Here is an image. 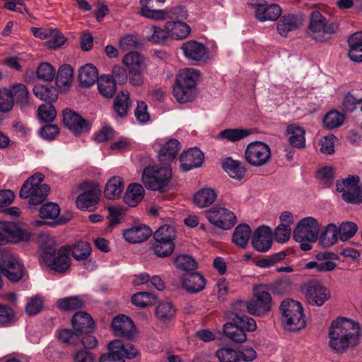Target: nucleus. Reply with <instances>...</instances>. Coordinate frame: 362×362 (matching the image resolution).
I'll list each match as a JSON object with an SVG mask.
<instances>
[{
  "instance_id": "f257e3e1",
  "label": "nucleus",
  "mask_w": 362,
  "mask_h": 362,
  "mask_svg": "<svg viewBox=\"0 0 362 362\" xmlns=\"http://www.w3.org/2000/svg\"><path fill=\"white\" fill-rule=\"evenodd\" d=\"M359 336L358 323L346 317H338L329 326L328 344L335 353L343 354L358 344Z\"/></svg>"
},
{
  "instance_id": "f03ea898",
  "label": "nucleus",
  "mask_w": 362,
  "mask_h": 362,
  "mask_svg": "<svg viewBox=\"0 0 362 362\" xmlns=\"http://www.w3.org/2000/svg\"><path fill=\"white\" fill-rule=\"evenodd\" d=\"M202 74L194 68L181 69L173 86V97L180 103H186L193 100L197 93V85Z\"/></svg>"
},
{
  "instance_id": "7ed1b4c3",
  "label": "nucleus",
  "mask_w": 362,
  "mask_h": 362,
  "mask_svg": "<svg viewBox=\"0 0 362 362\" xmlns=\"http://www.w3.org/2000/svg\"><path fill=\"white\" fill-rule=\"evenodd\" d=\"M172 178V168L168 163L150 165L143 170L141 180L150 190L164 192L168 190Z\"/></svg>"
},
{
  "instance_id": "20e7f679",
  "label": "nucleus",
  "mask_w": 362,
  "mask_h": 362,
  "mask_svg": "<svg viewBox=\"0 0 362 362\" xmlns=\"http://www.w3.org/2000/svg\"><path fill=\"white\" fill-rule=\"evenodd\" d=\"M337 29V24L327 18L320 11L315 10L310 13L308 35L312 40L317 42H326L332 37Z\"/></svg>"
},
{
  "instance_id": "39448f33",
  "label": "nucleus",
  "mask_w": 362,
  "mask_h": 362,
  "mask_svg": "<svg viewBox=\"0 0 362 362\" xmlns=\"http://www.w3.org/2000/svg\"><path fill=\"white\" fill-rule=\"evenodd\" d=\"M231 322L223 325L225 335L236 343H243L247 340L245 331L254 332L257 329L256 321L251 317L235 313L234 317H228Z\"/></svg>"
},
{
  "instance_id": "423d86ee",
  "label": "nucleus",
  "mask_w": 362,
  "mask_h": 362,
  "mask_svg": "<svg viewBox=\"0 0 362 362\" xmlns=\"http://www.w3.org/2000/svg\"><path fill=\"white\" fill-rule=\"evenodd\" d=\"M320 224L316 218L308 216L301 219L293 230V238L300 243V248L303 251L312 249L319 235Z\"/></svg>"
},
{
  "instance_id": "0eeeda50",
  "label": "nucleus",
  "mask_w": 362,
  "mask_h": 362,
  "mask_svg": "<svg viewBox=\"0 0 362 362\" xmlns=\"http://www.w3.org/2000/svg\"><path fill=\"white\" fill-rule=\"evenodd\" d=\"M280 310L282 315V323L286 329L295 332L305 327L303 308L299 302L285 299L281 304Z\"/></svg>"
},
{
  "instance_id": "6e6552de",
  "label": "nucleus",
  "mask_w": 362,
  "mask_h": 362,
  "mask_svg": "<svg viewBox=\"0 0 362 362\" xmlns=\"http://www.w3.org/2000/svg\"><path fill=\"white\" fill-rule=\"evenodd\" d=\"M44 175L37 173L30 177L23 185L20 197L23 199H30V204L37 205L42 202L48 195L49 187L46 184H42Z\"/></svg>"
},
{
  "instance_id": "1a4fd4ad",
  "label": "nucleus",
  "mask_w": 362,
  "mask_h": 362,
  "mask_svg": "<svg viewBox=\"0 0 362 362\" xmlns=\"http://www.w3.org/2000/svg\"><path fill=\"white\" fill-rule=\"evenodd\" d=\"M69 255V247H63L56 252L54 249L49 246L43 249L40 260L50 269L58 272H64L70 266Z\"/></svg>"
},
{
  "instance_id": "9d476101",
  "label": "nucleus",
  "mask_w": 362,
  "mask_h": 362,
  "mask_svg": "<svg viewBox=\"0 0 362 362\" xmlns=\"http://www.w3.org/2000/svg\"><path fill=\"white\" fill-rule=\"evenodd\" d=\"M248 301V313L252 315L262 317L272 308V296L264 285L255 287L253 298Z\"/></svg>"
},
{
  "instance_id": "9b49d317",
  "label": "nucleus",
  "mask_w": 362,
  "mask_h": 362,
  "mask_svg": "<svg viewBox=\"0 0 362 362\" xmlns=\"http://www.w3.org/2000/svg\"><path fill=\"white\" fill-rule=\"evenodd\" d=\"M0 270L9 281L17 282L23 278L24 267L18 257L8 252L0 251Z\"/></svg>"
},
{
  "instance_id": "f8f14e48",
  "label": "nucleus",
  "mask_w": 362,
  "mask_h": 362,
  "mask_svg": "<svg viewBox=\"0 0 362 362\" xmlns=\"http://www.w3.org/2000/svg\"><path fill=\"white\" fill-rule=\"evenodd\" d=\"M245 158L252 166H263L268 163L271 158L270 147L262 141L250 142L245 148Z\"/></svg>"
},
{
  "instance_id": "ddd939ff",
  "label": "nucleus",
  "mask_w": 362,
  "mask_h": 362,
  "mask_svg": "<svg viewBox=\"0 0 362 362\" xmlns=\"http://www.w3.org/2000/svg\"><path fill=\"white\" fill-rule=\"evenodd\" d=\"M301 291L309 304L322 306L331 298L329 290L317 281H311L305 284Z\"/></svg>"
},
{
  "instance_id": "4468645a",
  "label": "nucleus",
  "mask_w": 362,
  "mask_h": 362,
  "mask_svg": "<svg viewBox=\"0 0 362 362\" xmlns=\"http://www.w3.org/2000/svg\"><path fill=\"white\" fill-rule=\"evenodd\" d=\"M206 218L214 226L229 230L236 223L235 214L226 207L215 206L206 212Z\"/></svg>"
},
{
  "instance_id": "2eb2a0df",
  "label": "nucleus",
  "mask_w": 362,
  "mask_h": 362,
  "mask_svg": "<svg viewBox=\"0 0 362 362\" xmlns=\"http://www.w3.org/2000/svg\"><path fill=\"white\" fill-rule=\"evenodd\" d=\"M0 229L3 232L5 244L28 242L31 238V233L18 223L1 221Z\"/></svg>"
},
{
  "instance_id": "dca6fc26",
  "label": "nucleus",
  "mask_w": 362,
  "mask_h": 362,
  "mask_svg": "<svg viewBox=\"0 0 362 362\" xmlns=\"http://www.w3.org/2000/svg\"><path fill=\"white\" fill-rule=\"evenodd\" d=\"M181 49L185 57L189 61L206 63L210 58L209 49L203 43L195 40L184 42Z\"/></svg>"
},
{
  "instance_id": "f3484780",
  "label": "nucleus",
  "mask_w": 362,
  "mask_h": 362,
  "mask_svg": "<svg viewBox=\"0 0 362 362\" xmlns=\"http://www.w3.org/2000/svg\"><path fill=\"white\" fill-rule=\"evenodd\" d=\"M153 148L158 153L160 162L170 165L180 149V143L175 139H170L165 142L158 139L153 144Z\"/></svg>"
},
{
  "instance_id": "a211bd4d",
  "label": "nucleus",
  "mask_w": 362,
  "mask_h": 362,
  "mask_svg": "<svg viewBox=\"0 0 362 362\" xmlns=\"http://www.w3.org/2000/svg\"><path fill=\"white\" fill-rule=\"evenodd\" d=\"M111 328L116 336L133 339L137 334L136 327L132 320L127 315L120 314L112 321Z\"/></svg>"
},
{
  "instance_id": "6ab92c4d",
  "label": "nucleus",
  "mask_w": 362,
  "mask_h": 362,
  "mask_svg": "<svg viewBox=\"0 0 362 362\" xmlns=\"http://www.w3.org/2000/svg\"><path fill=\"white\" fill-rule=\"evenodd\" d=\"M40 216L47 220L49 225H62L67 223L71 218V214L60 215V208L54 203L49 202L42 205L39 211Z\"/></svg>"
},
{
  "instance_id": "aec40b11",
  "label": "nucleus",
  "mask_w": 362,
  "mask_h": 362,
  "mask_svg": "<svg viewBox=\"0 0 362 362\" xmlns=\"http://www.w3.org/2000/svg\"><path fill=\"white\" fill-rule=\"evenodd\" d=\"M252 244L254 248L260 252L268 251L272 244V232L269 227L262 226L253 234Z\"/></svg>"
},
{
  "instance_id": "412c9836",
  "label": "nucleus",
  "mask_w": 362,
  "mask_h": 362,
  "mask_svg": "<svg viewBox=\"0 0 362 362\" xmlns=\"http://www.w3.org/2000/svg\"><path fill=\"white\" fill-rule=\"evenodd\" d=\"M337 258V255L332 252L319 253L316 255L315 261L306 263L305 268L308 269H315L317 272H330L336 267L334 261Z\"/></svg>"
},
{
  "instance_id": "4be33fe9",
  "label": "nucleus",
  "mask_w": 362,
  "mask_h": 362,
  "mask_svg": "<svg viewBox=\"0 0 362 362\" xmlns=\"http://www.w3.org/2000/svg\"><path fill=\"white\" fill-rule=\"evenodd\" d=\"M63 122L64 125L74 134H81L90 129L87 122L71 110L64 111Z\"/></svg>"
},
{
  "instance_id": "5701e85b",
  "label": "nucleus",
  "mask_w": 362,
  "mask_h": 362,
  "mask_svg": "<svg viewBox=\"0 0 362 362\" xmlns=\"http://www.w3.org/2000/svg\"><path fill=\"white\" fill-rule=\"evenodd\" d=\"M204 153L197 148H192L184 152L180 157L182 169L189 171L193 168H199L204 161Z\"/></svg>"
},
{
  "instance_id": "b1692460",
  "label": "nucleus",
  "mask_w": 362,
  "mask_h": 362,
  "mask_svg": "<svg viewBox=\"0 0 362 362\" xmlns=\"http://www.w3.org/2000/svg\"><path fill=\"white\" fill-rule=\"evenodd\" d=\"M165 24L168 39L182 40L190 34V26L183 21H170Z\"/></svg>"
},
{
  "instance_id": "393cba45",
  "label": "nucleus",
  "mask_w": 362,
  "mask_h": 362,
  "mask_svg": "<svg viewBox=\"0 0 362 362\" xmlns=\"http://www.w3.org/2000/svg\"><path fill=\"white\" fill-rule=\"evenodd\" d=\"M8 90L13 103L16 102L21 110H25L31 107L32 104L30 101L29 92L24 84L16 83Z\"/></svg>"
},
{
  "instance_id": "a878e982",
  "label": "nucleus",
  "mask_w": 362,
  "mask_h": 362,
  "mask_svg": "<svg viewBox=\"0 0 362 362\" xmlns=\"http://www.w3.org/2000/svg\"><path fill=\"white\" fill-rule=\"evenodd\" d=\"M281 9L276 4H269L266 2L258 4L255 8V16L259 21H274L281 15Z\"/></svg>"
},
{
  "instance_id": "bb28decb",
  "label": "nucleus",
  "mask_w": 362,
  "mask_h": 362,
  "mask_svg": "<svg viewBox=\"0 0 362 362\" xmlns=\"http://www.w3.org/2000/svg\"><path fill=\"white\" fill-rule=\"evenodd\" d=\"M152 234L151 228L145 225L132 227L124 231L123 237L129 243H137L145 241Z\"/></svg>"
},
{
  "instance_id": "cd10ccee",
  "label": "nucleus",
  "mask_w": 362,
  "mask_h": 362,
  "mask_svg": "<svg viewBox=\"0 0 362 362\" xmlns=\"http://www.w3.org/2000/svg\"><path fill=\"white\" fill-rule=\"evenodd\" d=\"M181 284L188 293H195L205 288L206 280L200 274L192 273L182 277Z\"/></svg>"
},
{
  "instance_id": "c85d7f7f",
  "label": "nucleus",
  "mask_w": 362,
  "mask_h": 362,
  "mask_svg": "<svg viewBox=\"0 0 362 362\" xmlns=\"http://www.w3.org/2000/svg\"><path fill=\"white\" fill-rule=\"evenodd\" d=\"M71 324L74 330L81 334L89 332L94 327L91 316L85 312L76 313L72 317Z\"/></svg>"
},
{
  "instance_id": "c756f323",
  "label": "nucleus",
  "mask_w": 362,
  "mask_h": 362,
  "mask_svg": "<svg viewBox=\"0 0 362 362\" xmlns=\"http://www.w3.org/2000/svg\"><path fill=\"white\" fill-rule=\"evenodd\" d=\"M145 190L139 183L128 185L124 196V202L129 206H136L144 198Z\"/></svg>"
},
{
  "instance_id": "7c9ffc66",
  "label": "nucleus",
  "mask_w": 362,
  "mask_h": 362,
  "mask_svg": "<svg viewBox=\"0 0 362 362\" xmlns=\"http://www.w3.org/2000/svg\"><path fill=\"white\" fill-rule=\"evenodd\" d=\"M222 168L233 179L241 180L245 175L246 170L244 165L231 158H226L222 161Z\"/></svg>"
},
{
  "instance_id": "2f4dec72",
  "label": "nucleus",
  "mask_w": 362,
  "mask_h": 362,
  "mask_svg": "<svg viewBox=\"0 0 362 362\" xmlns=\"http://www.w3.org/2000/svg\"><path fill=\"white\" fill-rule=\"evenodd\" d=\"M349 57L354 62H362V32L351 35L348 40Z\"/></svg>"
},
{
  "instance_id": "473e14b6",
  "label": "nucleus",
  "mask_w": 362,
  "mask_h": 362,
  "mask_svg": "<svg viewBox=\"0 0 362 362\" xmlns=\"http://www.w3.org/2000/svg\"><path fill=\"white\" fill-rule=\"evenodd\" d=\"M302 19L293 14L282 16L277 24V30L281 36H286L289 32L300 26Z\"/></svg>"
},
{
  "instance_id": "72a5a7b5",
  "label": "nucleus",
  "mask_w": 362,
  "mask_h": 362,
  "mask_svg": "<svg viewBox=\"0 0 362 362\" xmlns=\"http://www.w3.org/2000/svg\"><path fill=\"white\" fill-rule=\"evenodd\" d=\"M124 189V180L119 176L112 177L106 183L104 195L107 199L119 198Z\"/></svg>"
},
{
  "instance_id": "f704fd0d",
  "label": "nucleus",
  "mask_w": 362,
  "mask_h": 362,
  "mask_svg": "<svg viewBox=\"0 0 362 362\" xmlns=\"http://www.w3.org/2000/svg\"><path fill=\"white\" fill-rule=\"evenodd\" d=\"M153 0H139L141 9L139 14L146 18L154 21H164L167 19L168 13L165 10L151 9L150 4Z\"/></svg>"
},
{
  "instance_id": "c9c22d12",
  "label": "nucleus",
  "mask_w": 362,
  "mask_h": 362,
  "mask_svg": "<svg viewBox=\"0 0 362 362\" xmlns=\"http://www.w3.org/2000/svg\"><path fill=\"white\" fill-rule=\"evenodd\" d=\"M78 78L83 87L92 86L99 80L96 67L90 64L83 66L78 71Z\"/></svg>"
},
{
  "instance_id": "e433bc0d",
  "label": "nucleus",
  "mask_w": 362,
  "mask_h": 362,
  "mask_svg": "<svg viewBox=\"0 0 362 362\" xmlns=\"http://www.w3.org/2000/svg\"><path fill=\"white\" fill-rule=\"evenodd\" d=\"M122 62L129 71H144L146 69L144 58L137 52L127 53L124 57Z\"/></svg>"
},
{
  "instance_id": "4c0bfd02",
  "label": "nucleus",
  "mask_w": 362,
  "mask_h": 362,
  "mask_svg": "<svg viewBox=\"0 0 362 362\" xmlns=\"http://www.w3.org/2000/svg\"><path fill=\"white\" fill-rule=\"evenodd\" d=\"M99 193L95 189H90L78 196L76 204L78 209L90 210L98 203Z\"/></svg>"
},
{
  "instance_id": "58836bf2",
  "label": "nucleus",
  "mask_w": 362,
  "mask_h": 362,
  "mask_svg": "<svg viewBox=\"0 0 362 362\" xmlns=\"http://www.w3.org/2000/svg\"><path fill=\"white\" fill-rule=\"evenodd\" d=\"M289 144L296 148H301L305 146V131L296 124H291L287 128Z\"/></svg>"
},
{
  "instance_id": "ea45409f",
  "label": "nucleus",
  "mask_w": 362,
  "mask_h": 362,
  "mask_svg": "<svg viewBox=\"0 0 362 362\" xmlns=\"http://www.w3.org/2000/svg\"><path fill=\"white\" fill-rule=\"evenodd\" d=\"M216 193L211 188H202L196 192L193 197L194 203L199 208L211 205L216 199Z\"/></svg>"
},
{
  "instance_id": "a19ab883",
  "label": "nucleus",
  "mask_w": 362,
  "mask_h": 362,
  "mask_svg": "<svg viewBox=\"0 0 362 362\" xmlns=\"http://www.w3.org/2000/svg\"><path fill=\"white\" fill-rule=\"evenodd\" d=\"M251 229L247 224H240L234 230L232 241L240 248H245L251 237Z\"/></svg>"
},
{
  "instance_id": "79ce46f5",
  "label": "nucleus",
  "mask_w": 362,
  "mask_h": 362,
  "mask_svg": "<svg viewBox=\"0 0 362 362\" xmlns=\"http://www.w3.org/2000/svg\"><path fill=\"white\" fill-rule=\"evenodd\" d=\"M338 229L335 224L329 223L319 236V243L325 248L334 245L338 239Z\"/></svg>"
},
{
  "instance_id": "37998d69",
  "label": "nucleus",
  "mask_w": 362,
  "mask_h": 362,
  "mask_svg": "<svg viewBox=\"0 0 362 362\" xmlns=\"http://www.w3.org/2000/svg\"><path fill=\"white\" fill-rule=\"evenodd\" d=\"M250 134L251 131L247 129H226L221 131L217 137L230 142H236L243 139Z\"/></svg>"
},
{
  "instance_id": "c03bdc74",
  "label": "nucleus",
  "mask_w": 362,
  "mask_h": 362,
  "mask_svg": "<svg viewBox=\"0 0 362 362\" xmlns=\"http://www.w3.org/2000/svg\"><path fill=\"white\" fill-rule=\"evenodd\" d=\"M100 93L105 98H112L116 91V84L110 75H103L98 81Z\"/></svg>"
},
{
  "instance_id": "a18cd8bd",
  "label": "nucleus",
  "mask_w": 362,
  "mask_h": 362,
  "mask_svg": "<svg viewBox=\"0 0 362 362\" xmlns=\"http://www.w3.org/2000/svg\"><path fill=\"white\" fill-rule=\"evenodd\" d=\"M168 39L165 25L163 28L156 25H152L148 28L146 40L148 42L153 44H162Z\"/></svg>"
},
{
  "instance_id": "49530a36",
  "label": "nucleus",
  "mask_w": 362,
  "mask_h": 362,
  "mask_svg": "<svg viewBox=\"0 0 362 362\" xmlns=\"http://www.w3.org/2000/svg\"><path fill=\"white\" fill-rule=\"evenodd\" d=\"M155 315L158 319L166 322L175 315V309L170 302H162L156 308Z\"/></svg>"
},
{
  "instance_id": "de8ad7c7",
  "label": "nucleus",
  "mask_w": 362,
  "mask_h": 362,
  "mask_svg": "<svg viewBox=\"0 0 362 362\" xmlns=\"http://www.w3.org/2000/svg\"><path fill=\"white\" fill-rule=\"evenodd\" d=\"M76 260L87 259L91 253V246L86 241H79L70 247V253Z\"/></svg>"
},
{
  "instance_id": "09e8293b",
  "label": "nucleus",
  "mask_w": 362,
  "mask_h": 362,
  "mask_svg": "<svg viewBox=\"0 0 362 362\" xmlns=\"http://www.w3.org/2000/svg\"><path fill=\"white\" fill-rule=\"evenodd\" d=\"M345 120L344 115L336 110L327 112L323 119L324 126L329 129L337 128L343 124Z\"/></svg>"
},
{
  "instance_id": "8fccbe9b",
  "label": "nucleus",
  "mask_w": 362,
  "mask_h": 362,
  "mask_svg": "<svg viewBox=\"0 0 362 362\" xmlns=\"http://www.w3.org/2000/svg\"><path fill=\"white\" fill-rule=\"evenodd\" d=\"M175 228L168 224L160 226L153 235L155 241H165L174 243L175 238Z\"/></svg>"
},
{
  "instance_id": "3c124183",
  "label": "nucleus",
  "mask_w": 362,
  "mask_h": 362,
  "mask_svg": "<svg viewBox=\"0 0 362 362\" xmlns=\"http://www.w3.org/2000/svg\"><path fill=\"white\" fill-rule=\"evenodd\" d=\"M57 307L64 311L74 310L81 308L83 305V301L78 296H74L65 297L57 300Z\"/></svg>"
},
{
  "instance_id": "603ef678",
  "label": "nucleus",
  "mask_w": 362,
  "mask_h": 362,
  "mask_svg": "<svg viewBox=\"0 0 362 362\" xmlns=\"http://www.w3.org/2000/svg\"><path fill=\"white\" fill-rule=\"evenodd\" d=\"M81 334L77 331L70 329H59L57 332V338L62 343L68 345L76 346L80 342Z\"/></svg>"
},
{
  "instance_id": "864d4df0",
  "label": "nucleus",
  "mask_w": 362,
  "mask_h": 362,
  "mask_svg": "<svg viewBox=\"0 0 362 362\" xmlns=\"http://www.w3.org/2000/svg\"><path fill=\"white\" fill-rule=\"evenodd\" d=\"M33 93L39 99L48 101L49 103L57 99L55 89L48 88L44 85H35L33 88Z\"/></svg>"
},
{
  "instance_id": "5fc2aeb1",
  "label": "nucleus",
  "mask_w": 362,
  "mask_h": 362,
  "mask_svg": "<svg viewBox=\"0 0 362 362\" xmlns=\"http://www.w3.org/2000/svg\"><path fill=\"white\" fill-rule=\"evenodd\" d=\"M359 182V177L357 175L349 176L346 179L337 182V190L341 193V197L344 200V195L346 193H351Z\"/></svg>"
},
{
  "instance_id": "6e6d98bb",
  "label": "nucleus",
  "mask_w": 362,
  "mask_h": 362,
  "mask_svg": "<svg viewBox=\"0 0 362 362\" xmlns=\"http://www.w3.org/2000/svg\"><path fill=\"white\" fill-rule=\"evenodd\" d=\"M129 95L128 93H125L121 92L115 99L114 109L119 117H124L127 115V110L129 105Z\"/></svg>"
},
{
  "instance_id": "4d7b16f0",
  "label": "nucleus",
  "mask_w": 362,
  "mask_h": 362,
  "mask_svg": "<svg viewBox=\"0 0 362 362\" xmlns=\"http://www.w3.org/2000/svg\"><path fill=\"white\" fill-rule=\"evenodd\" d=\"M175 264L177 269L185 271H194L197 268L195 259L187 255H180L175 259Z\"/></svg>"
},
{
  "instance_id": "13d9d810",
  "label": "nucleus",
  "mask_w": 362,
  "mask_h": 362,
  "mask_svg": "<svg viewBox=\"0 0 362 362\" xmlns=\"http://www.w3.org/2000/svg\"><path fill=\"white\" fill-rule=\"evenodd\" d=\"M238 351L230 347H223L218 349L216 356L220 362H239Z\"/></svg>"
},
{
  "instance_id": "bf43d9fd",
  "label": "nucleus",
  "mask_w": 362,
  "mask_h": 362,
  "mask_svg": "<svg viewBox=\"0 0 362 362\" xmlns=\"http://www.w3.org/2000/svg\"><path fill=\"white\" fill-rule=\"evenodd\" d=\"M175 243L165 241H155L153 245L154 254L159 257L170 256L174 251Z\"/></svg>"
},
{
  "instance_id": "052dcab7",
  "label": "nucleus",
  "mask_w": 362,
  "mask_h": 362,
  "mask_svg": "<svg viewBox=\"0 0 362 362\" xmlns=\"http://www.w3.org/2000/svg\"><path fill=\"white\" fill-rule=\"evenodd\" d=\"M357 230L358 226L356 223L350 221L343 222L338 229L339 238L341 241H346L351 238Z\"/></svg>"
},
{
  "instance_id": "680f3d73",
  "label": "nucleus",
  "mask_w": 362,
  "mask_h": 362,
  "mask_svg": "<svg viewBox=\"0 0 362 362\" xmlns=\"http://www.w3.org/2000/svg\"><path fill=\"white\" fill-rule=\"evenodd\" d=\"M37 115L42 122H50L56 117L57 112L53 105L49 103L39 107Z\"/></svg>"
},
{
  "instance_id": "e2e57ef3",
  "label": "nucleus",
  "mask_w": 362,
  "mask_h": 362,
  "mask_svg": "<svg viewBox=\"0 0 362 362\" xmlns=\"http://www.w3.org/2000/svg\"><path fill=\"white\" fill-rule=\"evenodd\" d=\"M74 72L73 69L70 65L64 64L62 65L58 71L57 76V83L58 86L63 85L68 86L71 84Z\"/></svg>"
},
{
  "instance_id": "0e129e2a",
  "label": "nucleus",
  "mask_w": 362,
  "mask_h": 362,
  "mask_svg": "<svg viewBox=\"0 0 362 362\" xmlns=\"http://www.w3.org/2000/svg\"><path fill=\"white\" fill-rule=\"evenodd\" d=\"M155 300V296L148 292H139L135 293L132 298V303L141 308L151 305Z\"/></svg>"
},
{
  "instance_id": "69168bd1",
  "label": "nucleus",
  "mask_w": 362,
  "mask_h": 362,
  "mask_svg": "<svg viewBox=\"0 0 362 362\" xmlns=\"http://www.w3.org/2000/svg\"><path fill=\"white\" fill-rule=\"evenodd\" d=\"M49 36L47 38V45L50 49H57L62 46L66 40L64 36L57 29L52 28Z\"/></svg>"
},
{
  "instance_id": "338daca9",
  "label": "nucleus",
  "mask_w": 362,
  "mask_h": 362,
  "mask_svg": "<svg viewBox=\"0 0 362 362\" xmlns=\"http://www.w3.org/2000/svg\"><path fill=\"white\" fill-rule=\"evenodd\" d=\"M43 299L38 295L32 296L25 305V312L29 315L37 314L42 308Z\"/></svg>"
},
{
  "instance_id": "774afa93",
  "label": "nucleus",
  "mask_w": 362,
  "mask_h": 362,
  "mask_svg": "<svg viewBox=\"0 0 362 362\" xmlns=\"http://www.w3.org/2000/svg\"><path fill=\"white\" fill-rule=\"evenodd\" d=\"M37 75L40 79L50 81L55 75V69L49 63L44 62L38 66Z\"/></svg>"
}]
</instances>
